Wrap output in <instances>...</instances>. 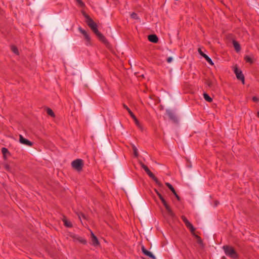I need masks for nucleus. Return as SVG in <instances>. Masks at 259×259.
Wrapping results in <instances>:
<instances>
[{"label":"nucleus","mask_w":259,"mask_h":259,"mask_svg":"<svg viewBox=\"0 0 259 259\" xmlns=\"http://www.w3.org/2000/svg\"><path fill=\"white\" fill-rule=\"evenodd\" d=\"M141 250L142 252L146 256L149 257L150 258H151L152 259H156L155 255L153 254L152 252L147 250L144 246L142 245L141 247Z\"/></svg>","instance_id":"1a4fd4ad"},{"label":"nucleus","mask_w":259,"mask_h":259,"mask_svg":"<svg viewBox=\"0 0 259 259\" xmlns=\"http://www.w3.org/2000/svg\"><path fill=\"white\" fill-rule=\"evenodd\" d=\"M203 58H205V59L207 61V62L209 64L211 65H213V63L211 59L207 55H203Z\"/></svg>","instance_id":"b1692460"},{"label":"nucleus","mask_w":259,"mask_h":259,"mask_svg":"<svg viewBox=\"0 0 259 259\" xmlns=\"http://www.w3.org/2000/svg\"><path fill=\"white\" fill-rule=\"evenodd\" d=\"M71 237L74 241H78L82 244H86L87 243V240L77 235H73L71 236Z\"/></svg>","instance_id":"6e6552de"},{"label":"nucleus","mask_w":259,"mask_h":259,"mask_svg":"<svg viewBox=\"0 0 259 259\" xmlns=\"http://www.w3.org/2000/svg\"><path fill=\"white\" fill-rule=\"evenodd\" d=\"M181 219H182V220H183V221L184 222V223L185 222H186L187 221H188V220L184 215L181 216Z\"/></svg>","instance_id":"72a5a7b5"},{"label":"nucleus","mask_w":259,"mask_h":259,"mask_svg":"<svg viewBox=\"0 0 259 259\" xmlns=\"http://www.w3.org/2000/svg\"><path fill=\"white\" fill-rule=\"evenodd\" d=\"M123 107L129 113V114L131 115V116L132 117V118L134 119V120L135 122V124L137 125V126L139 128L142 129V126H141L140 122L138 121V119L136 118V116L132 112V111L131 110V109L124 104H123Z\"/></svg>","instance_id":"39448f33"},{"label":"nucleus","mask_w":259,"mask_h":259,"mask_svg":"<svg viewBox=\"0 0 259 259\" xmlns=\"http://www.w3.org/2000/svg\"><path fill=\"white\" fill-rule=\"evenodd\" d=\"M185 224L186 226L190 230V232L192 233H194V232L195 231V229L193 227L192 224L189 221H187L186 222H185Z\"/></svg>","instance_id":"dca6fc26"},{"label":"nucleus","mask_w":259,"mask_h":259,"mask_svg":"<svg viewBox=\"0 0 259 259\" xmlns=\"http://www.w3.org/2000/svg\"><path fill=\"white\" fill-rule=\"evenodd\" d=\"M185 224L186 226L190 230V232L192 233H194V232L195 231V229L193 227L192 224L189 221H187L186 222H185Z\"/></svg>","instance_id":"2eb2a0df"},{"label":"nucleus","mask_w":259,"mask_h":259,"mask_svg":"<svg viewBox=\"0 0 259 259\" xmlns=\"http://www.w3.org/2000/svg\"><path fill=\"white\" fill-rule=\"evenodd\" d=\"M47 113L48 115L51 116L52 117H54L55 116V113H54L53 111L50 108H47Z\"/></svg>","instance_id":"aec40b11"},{"label":"nucleus","mask_w":259,"mask_h":259,"mask_svg":"<svg viewBox=\"0 0 259 259\" xmlns=\"http://www.w3.org/2000/svg\"><path fill=\"white\" fill-rule=\"evenodd\" d=\"M244 60L246 63L251 64L254 62L253 55L252 54L250 55H245L244 57Z\"/></svg>","instance_id":"f8f14e48"},{"label":"nucleus","mask_w":259,"mask_h":259,"mask_svg":"<svg viewBox=\"0 0 259 259\" xmlns=\"http://www.w3.org/2000/svg\"><path fill=\"white\" fill-rule=\"evenodd\" d=\"M257 117L259 118V112H257Z\"/></svg>","instance_id":"ea45409f"},{"label":"nucleus","mask_w":259,"mask_h":259,"mask_svg":"<svg viewBox=\"0 0 259 259\" xmlns=\"http://www.w3.org/2000/svg\"><path fill=\"white\" fill-rule=\"evenodd\" d=\"M140 164H141V166L142 167V168H143L145 171H146L147 170L149 169V168L146 165H145L143 163H141Z\"/></svg>","instance_id":"c756f323"},{"label":"nucleus","mask_w":259,"mask_h":259,"mask_svg":"<svg viewBox=\"0 0 259 259\" xmlns=\"http://www.w3.org/2000/svg\"><path fill=\"white\" fill-rule=\"evenodd\" d=\"M148 40L153 43H157L158 41V38L155 34H150L148 36Z\"/></svg>","instance_id":"ddd939ff"},{"label":"nucleus","mask_w":259,"mask_h":259,"mask_svg":"<svg viewBox=\"0 0 259 259\" xmlns=\"http://www.w3.org/2000/svg\"><path fill=\"white\" fill-rule=\"evenodd\" d=\"M176 197L177 198V200L180 201V196L177 194V192L175 193V194H174Z\"/></svg>","instance_id":"4c0bfd02"},{"label":"nucleus","mask_w":259,"mask_h":259,"mask_svg":"<svg viewBox=\"0 0 259 259\" xmlns=\"http://www.w3.org/2000/svg\"><path fill=\"white\" fill-rule=\"evenodd\" d=\"M2 152L5 156L7 153H9V151L6 148L4 147L2 149Z\"/></svg>","instance_id":"bb28decb"},{"label":"nucleus","mask_w":259,"mask_h":259,"mask_svg":"<svg viewBox=\"0 0 259 259\" xmlns=\"http://www.w3.org/2000/svg\"><path fill=\"white\" fill-rule=\"evenodd\" d=\"M19 142L24 145L31 146L33 145V143L29 141L28 140L24 138L22 135H19Z\"/></svg>","instance_id":"9d476101"},{"label":"nucleus","mask_w":259,"mask_h":259,"mask_svg":"<svg viewBox=\"0 0 259 259\" xmlns=\"http://www.w3.org/2000/svg\"><path fill=\"white\" fill-rule=\"evenodd\" d=\"M83 15L86 19V23H87L88 25L96 34L99 40L105 45L108 44L109 42L105 37L99 31L97 24L93 20V19L89 16V15L85 13H83Z\"/></svg>","instance_id":"f257e3e1"},{"label":"nucleus","mask_w":259,"mask_h":259,"mask_svg":"<svg viewBox=\"0 0 259 259\" xmlns=\"http://www.w3.org/2000/svg\"><path fill=\"white\" fill-rule=\"evenodd\" d=\"M166 186L171 190L173 194L176 192L173 186L169 183H165Z\"/></svg>","instance_id":"5701e85b"},{"label":"nucleus","mask_w":259,"mask_h":259,"mask_svg":"<svg viewBox=\"0 0 259 259\" xmlns=\"http://www.w3.org/2000/svg\"><path fill=\"white\" fill-rule=\"evenodd\" d=\"M131 18H132L133 19H138L137 14L134 12H133L131 14Z\"/></svg>","instance_id":"7c9ffc66"},{"label":"nucleus","mask_w":259,"mask_h":259,"mask_svg":"<svg viewBox=\"0 0 259 259\" xmlns=\"http://www.w3.org/2000/svg\"><path fill=\"white\" fill-rule=\"evenodd\" d=\"M78 30L83 35V36L88 33L85 30L82 29L80 27L78 28Z\"/></svg>","instance_id":"c85d7f7f"},{"label":"nucleus","mask_w":259,"mask_h":259,"mask_svg":"<svg viewBox=\"0 0 259 259\" xmlns=\"http://www.w3.org/2000/svg\"><path fill=\"white\" fill-rule=\"evenodd\" d=\"M232 43L236 52H239L241 50V47L239 42L235 40H233Z\"/></svg>","instance_id":"f3484780"},{"label":"nucleus","mask_w":259,"mask_h":259,"mask_svg":"<svg viewBox=\"0 0 259 259\" xmlns=\"http://www.w3.org/2000/svg\"><path fill=\"white\" fill-rule=\"evenodd\" d=\"M76 2L78 4V5L81 7H83L84 6V4L82 2L81 0H75Z\"/></svg>","instance_id":"2f4dec72"},{"label":"nucleus","mask_w":259,"mask_h":259,"mask_svg":"<svg viewBox=\"0 0 259 259\" xmlns=\"http://www.w3.org/2000/svg\"><path fill=\"white\" fill-rule=\"evenodd\" d=\"M234 72L237 78L242 81L243 84L244 83V76L241 70L239 69L236 66L234 68Z\"/></svg>","instance_id":"423d86ee"},{"label":"nucleus","mask_w":259,"mask_h":259,"mask_svg":"<svg viewBox=\"0 0 259 259\" xmlns=\"http://www.w3.org/2000/svg\"><path fill=\"white\" fill-rule=\"evenodd\" d=\"M205 83L209 88H211L213 85V81L210 79H206Z\"/></svg>","instance_id":"393cba45"},{"label":"nucleus","mask_w":259,"mask_h":259,"mask_svg":"<svg viewBox=\"0 0 259 259\" xmlns=\"http://www.w3.org/2000/svg\"><path fill=\"white\" fill-rule=\"evenodd\" d=\"M71 166L76 171L80 172L82 170L83 161L81 159H77L71 162Z\"/></svg>","instance_id":"20e7f679"},{"label":"nucleus","mask_w":259,"mask_h":259,"mask_svg":"<svg viewBox=\"0 0 259 259\" xmlns=\"http://www.w3.org/2000/svg\"><path fill=\"white\" fill-rule=\"evenodd\" d=\"M151 171L150 170V169H148L146 171L147 175H148L149 173H150Z\"/></svg>","instance_id":"58836bf2"},{"label":"nucleus","mask_w":259,"mask_h":259,"mask_svg":"<svg viewBox=\"0 0 259 259\" xmlns=\"http://www.w3.org/2000/svg\"><path fill=\"white\" fill-rule=\"evenodd\" d=\"M84 38L87 41V45H89L90 44L91 41V38L89 36V35L87 33L85 35H84Z\"/></svg>","instance_id":"a878e982"},{"label":"nucleus","mask_w":259,"mask_h":259,"mask_svg":"<svg viewBox=\"0 0 259 259\" xmlns=\"http://www.w3.org/2000/svg\"><path fill=\"white\" fill-rule=\"evenodd\" d=\"M199 53L200 54V55L202 56L203 57V55H206L205 54H204L201 50V49H198V50Z\"/></svg>","instance_id":"f704fd0d"},{"label":"nucleus","mask_w":259,"mask_h":259,"mask_svg":"<svg viewBox=\"0 0 259 259\" xmlns=\"http://www.w3.org/2000/svg\"><path fill=\"white\" fill-rule=\"evenodd\" d=\"M172 58L171 57H169L167 58L166 61L167 63H170L172 60Z\"/></svg>","instance_id":"e433bc0d"},{"label":"nucleus","mask_w":259,"mask_h":259,"mask_svg":"<svg viewBox=\"0 0 259 259\" xmlns=\"http://www.w3.org/2000/svg\"><path fill=\"white\" fill-rule=\"evenodd\" d=\"M91 237L93 245L94 246L98 245L99 244L98 239L92 232H91Z\"/></svg>","instance_id":"4468645a"},{"label":"nucleus","mask_w":259,"mask_h":259,"mask_svg":"<svg viewBox=\"0 0 259 259\" xmlns=\"http://www.w3.org/2000/svg\"><path fill=\"white\" fill-rule=\"evenodd\" d=\"M150 178H151L156 184L159 187L162 186V184L158 180V179L154 176V175L151 172L148 175Z\"/></svg>","instance_id":"9b49d317"},{"label":"nucleus","mask_w":259,"mask_h":259,"mask_svg":"<svg viewBox=\"0 0 259 259\" xmlns=\"http://www.w3.org/2000/svg\"><path fill=\"white\" fill-rule=\"evenodd\" d=\"M203 97L204 99L208 102H211L212 101V99L207 93H205L203 94Z\"/></svg>","instance_id":"6ab92c4d"},{"label":"nucleus","mask_w":259,"mask_h":259,"mask_svg":"<svg viewBox=\"0 0 259 259\" xmlns=\"http://www.w3.org/2000/svg\"><path fill=\"white\" fill-rule=\"evenodd\" d=\"M62 221L64 223V225L65 226H66V227H68V228H71L72 227V223L68 221L66 218L65 217H64L63 219H62Z\"/></svg>","instance_id":"a211bd4d"},{"label":"nucleus","mask_w":259,"mask_h":259,"mask_svg":"<svg viewBox=\"0 0 259 259\" xmlns=\"http://www.w3.org/2000/svg\"><path fill=\"white\" fill-rule=\"evenodd\" d=\"M132 149H133V152H134V156L136 157H138V156H139L138 149L137 148V147L134 145H132Z\"/></svg>","instance_id":"412c9836"},{"label":"nucleus","mask_w":259,"mask_h":259,"mask_svg":"<svg viewBox=\"0 0 259 259\" xmlns=\"http://www.w3.org/2000/svg\"><path fill=\"white\" fill-rule=\"evenodd\" d=\"M155 191L157 195L158 196L159 199L161 201L162 204L164 206L168 214L172 218L175 217V214L172 211L170 206L168 205V204L167 203L166 201H165L163 197L162 196V195L157 190L155 189Z\"/></svg>","instance_id":"7ed1b4c3"},{"label":"nucleus","mask_w":259,"mask_h":259,"mask_svg":"<svg viewBox=\"0 0 259 259\" xmlns=\"http://www.w3.org/2000/svg\"><path fill=\"white\" fill-rule=\"evenodd\" d=\"M12 51H13V52H14L15 54H18V50L17 48V47H15V46H12Z\"/></svg>","instance_id":"cd10ccee"},{"label":"nucleus","mask_w":259,"mask_h":259,"mask_svg":"<svg viewBox=\"0 0 259 259\" xmlns=\"http://www.w3.org/2000/svg\"><path fill=\"white\" fill-rule=\"evenodd\" d=\"M77 215H78V218L80 220H81V218L85 219V215L81 212H79V213H77Z\"/></svg>","instance_id":"473e14b6"},{"label":"nucleus","mask_w":259,"mask_h":259,"mask_svg":"<svg viewBox=\"0 0 259 259\" xmlns=\"http://www.w3.org/2000/svg\"><path fill=\"white\" fill-rule=\"evenodd\" d=\"M252 101L254 102H257L259 101V99L257 97L254 96L252 97Z\"/></svg>","instance_id":"c9c22d12"},{"label":"nucleus","mask_w":259,"mask_h":259,"mask_svg":"<svg viewBox=\"0 0 259 259\" xmlns=\"http://www.w3.org/2000/svg\"><path fill=\"white\" fill-rule=\"evenodd\" d=\"M166 113L168 115L169 118L175 123H178V119L177 115L172 110L167 109L166 110Z\"/></svg>","instance_id":"0eeeda50"},{"label":"nucleus","mask_w":259,"mask_h":259,"mask_svg":"<svg viewBox=\"0 0 259 259\" xmlns=\"http://www.w3.org/2000/svg\"><path fill=\"white\" fill-rule=\"evenodd\" d=\"M223 249L225 254L229 257L233 259H237L238 257V254L234 248L230 245H224Z\"/></svg>","instance_id":"f03ea898"},{"label":"nucleus","mask_w":259,"mask_h":259,"mask_svg":"<svg viewBox=\"0 0 259 259\" xmlns=\"http://www.w3.org/2000/svg\"><path fill=\"white\" fill-rule=\"evenodd\" d=\"M143 259H145V258L143 257Z\"/></svg>","instance_id":"a19ab883"},{"label":"nucleus","mask_w":259,"mask_h":259,"mask_svg":"<svg viewBox=\"0 0 259 259\" xmlns=\"http://www.w3.org/2000/svg\"><path fill=\"white\" fill-rule=\"evenodd\" d=\"M194 236L195 237V238H196L197 239V243L200 244V245H202L203 244V242H202V240L201 239V238H200V237H199L198 235H196L195 234V233H192Z\"/></svg>","instance_id":"4be33fe9"}]
</instances>
